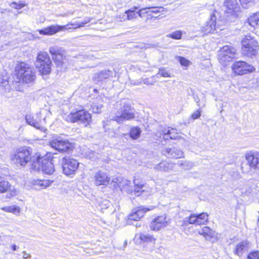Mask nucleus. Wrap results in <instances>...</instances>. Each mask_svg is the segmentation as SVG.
Masks as SVG:
<instances>
[{"mask_svg":"<svg viewBox=\"0 0 259 259\" xmlns=\"http://www.w3.org/2000/svg\"><path fill=\"white\" fill-rule=\"evenodd\" d=\"M136 239H140L142 242L154 243L155 239L152 235L148 234L139 233L135 236Z\"/></svg>","mask_w":259,"mask_h":259,"instance_id":"30","label":"nucleus"},{"mask_svg":"<svg viewBox=\"0 0 259 259\" xmlns=\"http://www.w3.org/2000/svg\"><path fill=\"white\" fill-rule=\"evenodd\" d=\"M12 249L13 250H16L17 249V247L16 245H13L12 246Z\"/></svg>","mask_w":259,"mask_h":259,"instance_id":"56","label":"nucleus"},{"mask_svg":"<svg viewBox=\"0 0 259 259\" xmlns=\"http://www.w3.org/2000/svg\"><path fill=\"white\" fill-rule=\"evenodd\" d=\"M32 168L37 171H41L44 174L52 175L55 171L54 166L50 159L36 156L32 159Z\"/></svg>","mask_w":259,"mask_h":259,"instance_id":"3","label":"nucleus"},{"mask_svg":"<svg viewBox=\"0 0 259 259\" xmlns=\"http://www.w3.org/2000/svg\"><path fill=\"white\" fill-rule=\"evenodd\" d=\"M75 143L73 141L71 142L66 140V153H69L75 148Z\"/></svg>","mask_w":259,"mask_h":259,"instance_id":"42","label":"nucleus"},{"mask_svg":"<svg viewBox=\"0 0 259 259\" xmlns=\"http://www.w3.org/2000/svg\"><path fill=\"white\" fill-rule=\"evenodd\" d=\"M53 60L57 66H62L63 64V55L64 51L60 47L54 46L49 49Z\"/></svg>","mask_w":259,"mask_h":259,"instance_id":"12","label":"nucleus"},{"mask_svg":"<svg viewBox=\"0 0 259 259\" xmlns=\"http://www.w3.org/2000/svg\"><path fill=\"white\" fill-rule=\"evenodd\" d=\"M15 76L17 81L19 83H29L35 79V73L28 64L21 62L15 68Z\"/></svg>","mask_w":259,"mask_h":259,"instance_id":"2","label":"nucleus"},{"mask_svg":"<svg viewBox=\"0 0 259 259\" xmlns=\"http://www.w3.org/2000/svg\"><path fill=\"white\" fill-rule=\"evenodd\" d=\"M178 164L185 169H188L192 166V163L187 161H179Z\"/></svg>","mask_w":259,"mask_h":259,"instance_id":"44","label":"nucleus"},{"mask_svg":"<svg viewBox=\"0 0 259 259\" xmlns=\"http://www.w3.org/2000/svg\"><path fill=\"white\" fill-rule=\"evenodd\" d=\"M11 212L14 214H17L20 213V208L16 205L11 206Z\"/></svg>","mask_w":259,"mask_h":259,"instance_id":"52","label":"nucleus"},{"mask_svg":"<svg viewBox=\"0 0 259 259\" xmlns=\"http://www.w3.org/2000/svg\"><path fill=\"white\" fill-rule=\"evenodd\" d=\"M153 207L146 208L144 206H139L137 209L133 210V212L128 215V221H138L141 218L144 217L145 213L148 211L152 210Z\"/></svg>","mask_w":259,"mask_h":259,"instance_id":"16","label":"nucleus"},{"mask_svg":"<svg viewBox=\"0 0 259 259\" xmlns=\"http://www.w3.org/2000/svg\"><path fill=\"white\" fill-rule=\"evenodd\" d=\"M232 69L234 73L238 75L247 74L252 72L255 70L252 66L241 61L234 62L232 66Z\"/></svg>","mask_w":259,"mask_h":259,"instance_id":"10","label":"nucleus"},{"mask_svg":"<svg viewBox=\"0 0 259 259\" xmlns=\"http://www.w3.org/2000/svg\"><path fill=\"white\" fill-rule=\"evenodd\" d=\"M10 6L15 9L20 10L23 8L25 5L23 4H17L16 3L13 2Z\"/></svg>","mask_w":259,"mask_h":259,"instance_id":"51","label":"nucleus"},{"mask_svg":"<svg viewBox=\"0 0 259 259\" xmlns=\"http://www.w3.org/2000/svg\"><path fill=\"white\" fill-rule=\"evenodd\" d=\"M93 179L95 185L97 186L101 185L106 186L110 181V178L107 174L101 170H99L95 173Z\"/></svg>","mask_w":259,"mask_h":259,"instance_id":"14","label":"nucleus"},{"mask_svg":"<svg viewBox=\"0 0 259 259\" xmlns=\"http://www.w3.org/2000/svg\"><path fill=\"white\" fill-rule=\"evenodd\" d=\"M245 159L254 170H259V152L249 151L245 155Z\"/></svg>","mask_w":259,"mask_h":259,"instance_id":"13","label":"nucleus"},{"mask_svg":"<svg viewBox=\"0 0 259 259\" xmlns=\"http://www.w3.org/2000/svg\"><path fill=\"white\" fill-rule=\"evenodd\" d=\"M173 167V164L166 161H162L155 167L156 169L158 170L168 171L171 170Z\"/></svg>","mask_w":259,"mask_h":259,"instance_id":"31","label":"nucleus"},{"mask_svg":"<svg viewBox=\"0 0 259 259\" xmlns=\"http://www.w3.org/2000/svg\"><path fill=\"white\" fill-rule=\"evenodd\" d=\"M91 115L85 110L71 112L68 115L67 120L71 122H79L87 126L91 121Z\"/></svg>","mask_w":259,"mask_h":259,"instance_id":"7","label":"nucleus"},{"mask_svg":"<svg viewBox=\"0 0 259 259\" xmlns=\"http://www.w3.org/2000/svg\"><path fill=\"white\" fill-rule=\"evenodd\" d=\"M197 220H199L198 224H204L208 221V214L206 213H201L200 214H196Z\"/></svg>","mask_w":259,"mask_h":259,"instance_id":"38","label":"nucleus"},{"mask_svg":"<svg viewBox=\"0 0 259 259\" xmlns=\"http://www.w3.org/2000/svg\"><path fill=\"white\" fill-rule=\"evenodd\" d=\"M35 64L39 72L42 75L50 73L52 62L47 53L45 52H39Z\"/></svg>","mask_w":259,"mask_h":259,"instance_id":"6","label":"nucleus"},{"mask_svg":"<svg viewBox=\"0 0 259 259\" xmlns=\"http://www.w3.org/2000/svg\"><path fill=\"white\" fill-rule=\"evenodd\" d=\"M41 117V113L38 112L35 115L27 114L25 119L28 124L45 133L47 130L43 126Z\"/></svg>","mask_w":259,"mask_h":259,"instance_id":"11","label":"nucleus"},{"mask_svg":"<svg viewBox=\"0 0 259 259\" xmlns=\"http://www.w3.org/2000/svg\"><path fill=\"white\" fill-rule=\"evenodd\" d=\"M112 75V72L109 70H102L95 75L94 80L95 82L102 81Z\"/></svg>","mask_w":259,"mask_h":259,"instance_id":"27","label":"nucleus"},{"mask_svg":"<svg viewBox=\"0 0 259 259\" xmlns=\"http://www.w3.org/2000/svg\"><path fill=\"white\" fill-rule=\"evenodd\" d=\"M219 24L217 25L216 16L214 14H212L210 16V19L207 22L206 24L203 27V31L206 33L213 32L215 30L219 29L220 30L223 28H220Z\"/></svg>","mask_w":259,"mask_h":259,"instance_id":"17","label":"nucleus"},{"mask_svg":"<svg viewBox=\"0 0 259 259\" xmlns=\"http://www.w3.org/2000/svg\"><path fill=\"white\" fill-rule=\"evenodd\" d=\"M177 130L175 128H170L169 127H163L160 128L156 136L159 139H162L164 140L168 139L176 140L181 138L180 135L177 132Z\"/></svg>","mask_w":259,"mask_h":259,"instance_id":"9","label":"nucleus"},{"mask_svg":"<svg viewBox=\"0 0 259 259\" xmlns=\"http://www.w3.org/2000/svg\"><path fill=\"white\" fill-rule=\"evenodd\" d=\"M147 10L144 12V14H147L149 16H151L152 13H158L161 12L160 10H163L162 7H149L146 8Z\"/></svg>","mask_w":259,"mask_h":259,"instance_id":"37","label":"nucleus"},{"mask_svg":"<svg viewBox=\"0 0 259 259\" xmlns=\"http://www.w3.org/2000/svg\"><path fill=\"white\" fill-rule=\"evenodd\" d=\"M179 61L181 64L184 66H188L189 64V61L182 57H179Z\"/></svg>","mask_w":259,"mask_h":259,"instance_id":"50","label":"nucleus"},{"mask_svg":"<svg viewBox=\"0 0 259 259\" xmlns=\"http://www.w3.org/2000/svg\"><path fill=\"white\" fill-rule=\"evenodd\" d=\"M45 120H46V118H44L43 119V121H44V122H46V121H45Z\"/></svg>","mask_w":259,"mask_h":259,"instance_id":"60","label":"nucleus"},{"mask_svg":"<svg viewBox=\"0 0 259 259\" xmlns=\"http://www.w3.org/2000/svg\"><path fill=\"white\" fill-rule=\"evenodd\" d=\"M79 163L77 160L69 158H66V176L72 177L78 167Z\"/></svg>","mask_w":259,"mask_h":259,"instance_id":"20","label":"nucleus"},{"mask_svg":"<svg viewBox=\"0 0 259 259\" xmlns=\"http://www.w3.org/2000/svg\"><path fill=\"white\" fill-rule=\"evenodd\" d=\"M194 100L196 101L198 106L200 107V108H202L205 106L204 104L201 105V104L200 102L199 99H198V97H194Z\"/></svg>","mask_w":259,"mask_h":259,"instance_id":"53","label":"nucleus"},{"mask_svg":"<svg viewBox=\"0 0 259 259\" xmlns=\"http://www.w3.org/2000/svg\"><path fill=\"white\" fill-rule=\"evenodd\" d=\"M144 83L146 84H151V83L149 82V81L147 79H146L144 81Z\"/></svg>","mask_w":259,"mask_h":259,"instance_id":"57","label":"nucleus"},{"mask_svg":"<svg viewBox=\"0 0 259 259\" xmlns=\"http://www.w3.org/2000/svg\"><path fill=\"white\" fill-rule=\"evenodd\" d=\"M90 21V20L89 19H87L82 22H75L73 23H69L66 25L65 29L66 30H68L71 29H76L80 27H83L85 24H87Z\"/></svg>","mask_w":259,"mask_h":259,"instance_id":"32","label":"nucleus"},{"mask_svg":"<svg viewBox=\"0 0 259 259\" xmlns=\"http://www.w3.org/2000/svg\"><path fill=\"white\" fill-rule=\"evenodd\" d=\"M64 160H65V157H63V158H62V161H63Z\"/></svg>","mask_w":259,"mask_h":259,"instance_id":"61","label":"nucleus"},{"mask_svg":"<svg viewBox=\"0 0 259 259\" xmlns=\"http://www.w3.org/2000/svg\"><path fill=\"white\" fill-rule=\"evenodd\" d=\"M11 206H8L4 207L2 209L3 210H4L5 211L11 212Z\"/></svg>","mask_w":259,"mask_h":259,"instance_id":"54","label":"nucleus"},{"mask_svg":"<svg viewBox=\"0 0 259 259\" xmlns=\"http://www.w3.org/2000/svg\"><path fill=\"white\" fill-rule=\"evenodd\" d=\"M141 133L140 128L138 127H132L130 132V137L133 140H136L139 138Z\"/></svg>","mask_w":259,"mask_h":259,"instance_id":"35","label":"nucleus"},{"mask_svg":"<svg viewBox=\"0 0 259 259\" xmlns=\"http://www.w3.org/2000/svg\"><path fill=\"white\" fill-rule=\"evenodd\" d=\"M126 20H127V18L125 12L124 13L119 14L116 18V21L117 22H123Z\"/></svg>","mask_w":259,"mask_h":259,"instance_id":"47","label":"nucleus"},{"mask_svg":"<svg viewBox=\"0 0 259 259\" xmlns=\"http://www.w3.org/2000/svg\"><path fill=\"white\" fill-rule=\"evenodd\" d=\"M162 153L169 158H181L184 157L183 152L179 148H167L162 150Z\"/></svg>","mask_w":259,"mask_h":259,"instance_id":"19","label":"nucleus"},{"mask_svg":"<svg viewBox=\"0 0 259 259\" xmlns=\"http://www.w3.org/2000/svg\"><path fill=\"white\" fill-rule=\"evenodd\" d=\"M64 26L59 25H51L39 30V33L41 35H52L62 30Z\"/></svg>","mask_w":259,"mask_h":259,"instance_id":"23","label":"nucleus"},{"mask_svg":"<svg viewBox=\"0 0 259 259\" xmlns=\"http://www.w3.org/2000/svg\"><path fill=\"white\" fill-rule=\"evenodd\" d=\"M137 9V8H134L133 9H129L125 11V13L126 14V17L127 18L128 20H133L137 18L139 16L141 17L143 16L144 14V12L147 10V8L141 9L139 10L138 12H136V10Z\"/></svg>","mask_w":259,"mask_h":259,"instance_id":"25","label":"nucleus"},{"mask_svg":"<svg viewBox=\"0 0 259 259\" xmlns=\"http://www.w3.org/2000/svg\"><path fill=\"white\" fill-rule=\"evenodd\" d=\"M62 167L63 171V172H65V166L63 165V164H62Z\"/></svg>","mask_w":259,"mask_h":259,"instance_id":"59","label":"nucleus"},{"mask_svg":"<svg viewBox=\"0 0 259 259\" xmlns=\"http://www.w3.org/2000/svg\"><path fill=\"white\" fill-rule=\"evenodd\" d=\"M182 32L180 30L176 31L170 34H167V37L172 38L175 39H180L182 37Z\"/></svg>","mask_w":259,"mask_h":259,"instance_id":"43","label":"nucleus"},{"mask_svg":"<svg viewBox=\"0 0 259 259\" xmlns=\"http://www.w3.org/2000/svg\"><path fill=\"white\" fill-rule=\"evenodd\" d=\"M92 58V56L90 55H87L86 54H79L77 56V58L81 61H85L87 60L90 59Z\"/></svg>","mask_w":259,"mask_h":259,"instance_id":"48","label":"nucleus"},{"mask_svg":"<svg viewBox=\"0 0 259 259\" xmlns=\"http://www.w3.org/2000/svg\"><path fill=\"white\" fill-rule=\"evenodd\" d=\"M103 106L101 104L94 103L91 105V109L95 113H100L102 111Z\"/></svg>","mask_w":259,"mask_h":259,"instance_id":"40","label":"nucleus"},{"mask_svg":"<svg viewBox=\"0 0 259 259\" xmlns=\"http://www.w3.org/2000/svg\"><path fill=\"white\" fill-rule=\"evenodd\" d=\"M248 259H259V251H253L247 255Z\"/></svg>","mask_w":259,"mask_h":259,"instance_id":"46","label":"nucleus"},{"mask_svg":"<svg viewBox=\"0 0 259 259\" xmlns=\"http://www.w3.org/2000/svg\"><path fill=\"white\" fill-rule=\"evenodd\" d=\"M245 25H249L253 28L259 25V12L249 17L245 22Z\"/></svg>","mask_w":259,"mask_h":259,"instance_id":"28","label":"nucleus"},{"mask_svg":"<svg viewBox=\"0 0 259 259\" xmlns=\"http://www.w3.org/2000/svg\"><path fill=\"white\" fill-rule=\"evenodd\" d=\"M134 183L135 184V189L134 190H133V193L139 196L144 191L143 188L145 187V186L143 184H140L137 180H134Z\"/></svg>","mask_w":259,"mask_h":259,"instance_id":"33","label":"nucleus"},{"mask_svg":"<svg viewBox=\"0 0 259 259\" xmlns=\"http://www.w3.org/2000/svg\"><path fill=\"white\" fill-rule=\"evenodd\" d=\"M94 91H95V92H97V90L96 89H94Z\"/></svg>","mask_w":259,"mask_h":259,"instance_id":"62","label":"nucleus"},{"mask_svg":"<svg viewBox=\"0 0 259 259\" xmlns=\"http://www.w3.org/2000/svg\"><path fill=\"white\" fill-rule=\"evenodd\" d=\"M241 169L243 173H247L252 168L251 167L249 162L246 161H242L241 164Z\"/></svg>","mask_w":259,"mask_h":259,"instance_id":"41","label":"nucleus"},{"mask_svg":"<svg viewBox=\"0 0 259 259\" xmlns=\"http://www.w3.org/2000/svg\"><path fill=\"white\" fill-rule=\"evenodd\" d=\"M135 226H136V227H139L141 226V225L139 223H137Z\"/></svg>","mask_w":259,"mask_h":259,"instance_id":"58","label":"nucleus"},{"mask_svg":"<svg viewBox=\"0 0 259 259\" xmlns=\"http://www.w3.org/2000/svg\"><path fill=\"white\" fill-rule=\"evenodd\" d=\"M116 106L118 110L116 114L112 117L113 120L118 123H122L124 121L135 117V110L126 101L122 100L117 102Z\"/></svg>","mask_w":259,"mask_h":259,"instance_id":"1","label":"nucleus"},{"mask_svg":"<svg viewBox=\"0 0 259 259\" xmlns=\"http://www.w3.org/2000/svg\"><path fill=\"white\" fill-rule=\"evenodd\" d=\"M201 112L202 110L200 109H199L196 111L194 112L191 115L192 118L193 119H198L200 116Z\"/></svg>","mask_w":259,"mask_h":259,"instance_id":"49","label":"nucleus"},{"mask_svg":"<svg viewBox=\"0 0 259 259\" xmlns=\"http://www.w3.org/2000/svg\"><path fill=\"white\" fill-rule=\"evenodd\" d=\"M117 186L121 189V191H124L127 193L132 194L133 189L131 186V182L126 179L119 178L117 179L116 182Z\"/></svg>","mask_w":259,"mask_h":259,"instance_id":"21","label":"nucleus"},{"mask_svg":"<svg viewBox=\"0 0 259 259\" xmlns=\"http://www.w3.org/2000/svg\"><path fill=\"white\" fill-rule=\"evenodd\" d=\"M52 182L49 180H33L31 183L34 189L39 190L49 187Z\"/></svg>","mask_w":259,"mask_h":259,"instance_id":"24","label":"nucleus"},{"mask_svg":"<svg viewBox=\"0 0 259 259\" xmlns=\"http://www.w3.org/2000/svg\"><path fill=\"white\" fill-rule=\"evenodd\" d=\"M226 7V12L227 14L234 15L235 17H238V12L240 11V7L237 2V0H227L225 3Z\"/></svg>","mask_w":259,"mask_h":259,"instance_id":"15","label":"nucleus"},{"mask_svg":"<svg viewBox=\"0 0 259 259\" xmlns=\"http://www.w3.org/2000/svg\"><path fill=\"white\" fill-rule=\"evenodd\" d=\"M110 205V202L107 199H104L99 202L98 208L102 211L104 209H107Z\"/></svg>","mask_w":259,"mask_h":259,"instance_id":"39","label":"nucleus"},{"mask_svg":"<svg viewBox=\"0 0 259 259\" xmlns=\"http://www.w3.org/2000/svg\"><path fill=\"white\" fill-rule=\"evenodd\" d=\"M159 76L164 77H170V73L166 70L165 69L162 68L159 69L158 73L156 74L157 77Z\"/></svg>","mask_w":259,"mask_h":259,"instance_id":"45","label":"nucleus"},{"mask_svg":"<svg viewBox=\"0 0 259 259\" xmlns=\"http://www.w3.org/2000/svg\"><path fill=\"white\" fill-rule=\"evenodd\" d=\"M31 153L30 148L20 147L15 151L12 160L17 166H24L32 159Z\"/></svg>","mask_w":259,"mask_h":259,"instance_id":"4","label":"nucleus"},{"mask_svg":"<svg viewBox=\"0 0 259 259\" xmlns=\"http://www.w3.org/2000/svg\"><path fill=\"white\" fill-rule=\"evenodd\" d=\"M236 50L231 45L223 47L218 52V59L223 65L231 61L235 57Z\"/></svg>","mask_w":259,"mask_h":259,"instance_id":"8","label":"nucleus"},{"mask_svg":"<svg viewBox=\"0 0 259 259\" xmlns=\"http://www.w3.org/2000/svg\"><path fill=\"white\" fill-rule=\"evenodd\" d=\"M247 248V242L245 241L241 242L236 245L234 253L238 256H241Z\"/></svg>","mask_w":259,"mask_h":259,"instance_id":"34","label":"nucleus"},{"mask_svg":"<svg viewBox=\"0 0 259 259\" xmlns=\"http://www.w3.org/2000/svg\"><path fill=\"white\" fill-rule=\"evenodd\" d=\"M199 233L204 236L211 237L213 235V231L208 227H204L199 231Z\"/></svg>","mask_w":259,"mask_h":259,"instance_id":"36","label":"nucleus"},{"mask_svg":"<svg viewBox=\"0 0 259 259\" xmlns=\"http://www.w3.org/2000/svg\"><path fill=\"white\" fill-rule=\"evenodd\" d=\"M199 220H197L196 214H191L189 217L185 218L183 220L182 226H187L188 224H198Z\"/></svg>","mask_w":259,"mask_h":259,"instance_id":"29","label":"nucleus"},{"mask_svg":"<svg viewBox=\"0 0 259 259\" xmlns=\"http://www.w3.org/2000/svg\"><path fill=\"white\" fill-rule=\"evenodd\" d=\"M51 146L58 151H63L65 148V141L62 137L55 136L50 142Z\"/></svg>","mask_w":259,"mask_h":259,"instance_id":"22","label":"nucleus"},{"mask_svg":"<svg viewBox=\"0 0 259 259\" xmlns=\"http://www.w3.org/2000/svg\"><path fill=\"white\" fill-rule=\"evenodd\" d=\"M168 223L165 215L158 216L153 220L150 225L152 230H159L161 228L167 226Z\"/></svg>","mask_w":259,"mask_h":259,"instance_id":"18","label":"nucleus"},{"mask_svg":"<svg viewBox=\"0 0 259 259\" xmlns=\"http://www.w3.org/2000/svg\"><path fill=\"white\" fill-rule=\"evenodd\" d=\"M23 257L24 259H26L27 258H30L31 257V255L27 253L25 251L23 252Z\"/></svg>","mask_w":259,"mask_h":259,"instance_id":"55","label":"nucleus"},{"mask_svg":"<svg viewBox=\"0 0 259 259\" xmlns=\"http://www.w3.org/2000/svg\"><path fill=\"white\" fill-rule=\"evenodd\" d=\"M8 190L11 192V196H13L16 195V190L9 184L8 182L3 180H0V192L4 193Z\"/></svg>","mask_w":259,"mask_h":259,"instance_id":"26","label":"nucleus"},{"mask_svg":"<svg viewBox=\"0 0 259 259\" xmlns=\"http://www.w3.org/2000/svg\"><path fill=\"white\" fill-rule=\"evenodd\" d=\"M143 1H144V0H142Z\"/></svg>","mask_w":259,"mask_h":259,"instance_id":"63","label":"nucleus"},{"mask_svg":"<svg viewBox=\"0 0 259 259\" xmlns=\"http://www.w3.org/2000/svg\"><path fill=\"white\" fill-rule=\"evenodd\" d=\"M242 54L251 57L255 56L258 49V42L250 35H246L241 41Z\"/></svg>","mask_w":259,"mask_h":259,"instance_id":"5","label":"nucleus"}]
</instances>
